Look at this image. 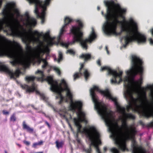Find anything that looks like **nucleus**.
I'll use <instances>...</instances> for the list:
<instances>
[{"instance_id": "obj_1", "label": "nucleus", "mask_w": 153, "mask_h": 153, "mask_svg": "<svg viewBox=\"0 0 153 153\" xmlns=\"http://www.w3.org/2000/svg\"><path fill=\"white\" fill-rule=\"evenodd\" d=\"M108 90L102 91L100 90L98 87L94 86L90 89V94L94 103L95 108L109 127V131L111 133V136L114 139L116 144L118 145L119 149H126L125 144L120 143V140L124 136V134L121 128L119 126L117 122L115 123L113 122L111 119L112 116V111L108 110L107 107L103 103L98 101L97 97L95 93V91H97L104 96Z\"/></svg>"}, {"instance_id": "obj_2", "label": "nucleus", "mask_w": 153, "mask_h": 153, "mask_svg": "<svg viewBox=\"0 0 153 153\" xmlns=\"http://www.w3.org/2000/svg\"><path fill=\"white\" fill-rule=\"evenodd\" d=\"M117 8L121 11L119 14H116L114 16V21L110 22L111 13L110 10L108 9L107 14L105 15L107 22L103 25V28L105 33L107 35L112 34L116 36L121 35L122 32H126L127 34L133 35L135 34L136 32L134 30L133 23L137 24L132 18H130L129 21L125 19L124 15L126 12L125 8H121L119 5L117 4Z\"/></svg>"}, {"instance_id": "obj_3", "label": "nucleus", "mask_w": 153, "mask_h": 153, "mask_svg": "<svg viewBox=\"0 0 153 153\" xmlns=\"http://www.w3.org/2000/svg\"><path fill=\"white\" fill-rule=\"evenodd\" d=\"M15 6L16 4L13 2L9 3L6 4V8L4 9L3 12L4 18L2 20L0 19L1 21H2L4 19L6 22L3 24L0 22V27L1 28H4V24H6L5 28L7 27L8 28L5 29L4 31L7 32L9 30L11 32L12 35L21 38L22 41L26 44V50L30 51L31 47L30 45V38L27 34L26 29L20 24L18 19L14 18V14L10 12L11 10Z\"/></svg>"}, {"instance_id": "obj_4", "label": "nucleus", "mask_w": 153, "mask_h": 153, "mask_svg": "<svg viewBox=\"0 0 153 153\" xmlns=\"http://www.w3.org/2000/svg\"><path fill=\"white\" fill-rule=\"evenodd\" d=\"M76 22L78 23V26H72L70 29V33L74 36L73 41L69 43L62 42L61 44L68 48L70 45H72L76 42H79L83 49L87 50L88 47L87 43L91 42L97 37V35L94 28L92 27V31L88 38L83 39V33L82 31L84 27L83 23L80 20H77Z\"/></svg>"}, {"instance_id": "obj_5", "label": "nucleus", "mask_w": 153, "mask_h": 153, "mask_svg": "<svg viewBox=\"0 0 153 153\" xmlns=\"http://www.w3.org/2000/svg\"><path fill=\"white\" fill-rule=\"evenodd\" d=\"M126 96L130 100L129 105L126 106L127 111L129 112L130 109H132L141 115L145 102H148L146 92L141 95L139 94L137 98H135L134 97L132 92L128 91L126 92Z\"/></svg>"}, {"instance_id": "obj_6", "label": "nucleus", "mask_w": 153, "mask_h": 153, "mask_svg": "<svg viewBox=\"0 0 153 153\" xmlns=\"http://www.w3.org/2000/svg\"><path fill=\"white\" fill-rule=\"evenodd\" d=\"M133 23L134 26V31L136 32V33L131 35L127 34L123 37L122 39H124L125 42L123 45L124 47H126L130 43L134 41H137L139 43L144 44L146 42V36L138 32L137 24Z\"/></svg>"}, {"instance_id": "obj_7", "label": "nucleus", "mask_w": 153, "mask_h": 153, "mask_svg": "<svg viewBox=\"0 0 153 153\" xmlns=\"http://www.w3.org/2000/svg\"><path fill=\"white\" fill-rule=\"evenodd\" d=\"M131 62V68L126 71V74L133 77H135L138 74L142 75L143 71L142 60L139 57L133 55L132 56Z\"/></svg>"}, {"instance_id": "obj_8", "label": "nucleus", "mask_w": 153, "mask_h": 153, "mask_svg": "<svg viewBox=\"0 0 153 153\" xmlns=\"http://www.w3.org/2000/svg\"><path fill=\"white\" fill-rule=\"evenodd\" d=\"M89 129L86 128L83 129V132L85 134L89 139L91 141V144L97 148V151L98 148V145L96 143V140H97L99 144L101 143V142L100 138V134L96 128L93 126H89Z\"/></svg>"}, {"instance_id": "obj_9", "label": "nucleus", "mask_w": 153, "mask_h": 153, "mask_svg": "<svg viewBox=\"0 0 153 153\" xmlns=\"http://www.w3.org/2000/svg\"><path fill=\"white\" fill-rule=\"evenodd\" d=\"M48 79L49 84L51 85V90L57 93L58 95H62V92L65 91H67L69 88L66 82L63 79L61 80L59 84L56 81L54 80L52 77H49Z\"/></svg>"}, {"instance_id": "obj_10", "label": "nucleus", "mask_w": 153, "mask_h": 153, "mask_svg": "<svg viewBox=\"0 0 153 153\" xmlns=\"http://www.w3.org/2000/svg\"><path fill=\"white\" fill-rule=\"evenodd\" d=\"M123 115L122 118V126L124 128L126 129V134L127 136L131 138L134 137L137 133L135 128L132 127L131 128V130H129L128 126L127 121L128 119L134 120L135 118V116L131 113H126V110L124 112H119Z\"/></svg>"}, {"instance_id": "obj_11", "label": "nucleus", "mask_w": 153, "mask_h": 153, "mask_svg": "<svg viewBox=\"0 0 153 153\" xmlns=\"http://www.w3.org/2000/svg\"><path fill=\"white\" fill-rule=\"evenodd\" d=\"M104 4L105 6L107 7L106 9V13L104 14V12L103 11H101V14L102 16H104L106 19V21L105 22H107V19L106 18L105 15L107 14V10L109 9L110 10L111 16H110V22L111 21H114V16L116 14H119L121 12V11L119 10L117 6V4L119 5L121 8H122L120 5L118 3H115L114 1L113 0H111L110 1H104Z\"/></svg>"}, {"instance_id": "obj_12", "label": "nucleus", "mask_w": 153, "mask_h": 153, "mask_svg": "<svg viewBox=\"0 0 153 153\" xmlns=\"http://www.w3.org/2000/svg\"><path fill=\"white\" fill-rule=\"evenodd\" d=\"M100 70L101 71L107 70L108 74L112 75L113 78L111 80V83L119 84L123 81L122 75L123 72L122 71H120L119 73H118L116 70H112L108 66L102 67Z\"/></svg>"}, {"instance_id": "obj_13", "label": "nucleus", "mask_w": 153, "mask_h": 153, "mask_svg": "<svg viewBox=\"0 0 153 153\" xmlns=\"http://www.w3.org/2000/svg\"><path fill=\"white\" fill-rule=\"evenodd\" d=\"M45 41L47 42L46 45L44 46L43 43L42 42H40L39 45L38 46L39 50V53L37 55V57L38 59L40 58L41 53H42L43 55H44L45 53H46L47 55H49L50 52L49 47L52 46L53 44V43L51 40H47V39H45Z\"/></svg>"}, {"instance_id": "obj_14", "label": "nucleus", "mask_w": 153, "mask_h": 153, "mask_svg": "<svg viewBox=\"0 0 153 153\" xmlns=\"http://www.w3.org/2000/svg\"><path fill=\"white\" fill-rule=\"evenodd\" d=\"M66 96L71 100L70 109L73 112H75L76 109L79 111L81 110L82 106V102L79 101L74 102L73 101V95L69 88L67 91Z\"/></svg>"}, {"instance_id": "obj_15", "label": "nucleus", "mask_w": 153, "mask_h": 153, "mask_svg": "<svg viewBox=\"0 0 153 153\" xmlns=\"http://www.w3.org/2000/svg\"><path fill=\"white\" fill-rule=\"evenodd\" d=\"M0 71L5 72L10 76V78L14 79L18 77L21 73L18 69H16L15 71L13 72V70H10L5 65L1 64V63H0Z\"/></svg>"}, {"instance_id": "obj_16", "label": "nucleus", "mask_w": 153, "mask_h": 153, "mask_svg": "<svg viewBox=\"0 0 153 153\" xmlns=\"http://www.w3.org/2000/svg\"><path fill=\"white\" fill-rule=\"evenodd\" d=\"M104 96L110 100H112L114 102L115 105H116L117 111L118 112H124L126 110V108L124 107H121L117 101V99L116 98L113 97L110 94L109 91L108 90Z\"/></svg>"}, {"instance_id": "obj_17", "label": "nucleus", "mask_w": 153, "mask_h": 153, "mask_svg": "<svg viewBox=\"0 0 153 153\" xmlns=\"http://www.w3.org/2000/svg\"><path fill=\"white\" fill-rule=\"evenodd\" d=\"M148 103H148L145 102L144 108L141 111V115L147 118L151 117H153V111H152L150 106L146 104Z\"/></svg>"}, {"instance_id": "obj_18", "label": "nucleus", "mask_w": 153, "mask_h": 153, "mask_svg": "<svg viewBox=\"0 0 153 153\" xmlns=\"http://www.w3.org/2000/svg\"><path fill=\"white\" fill-rule=\"evenodd\" d=\"M82 108L81 110L79 111L78 109H76L79 112V113L78 114V119L75 118L74 119V122L75 125L77 128V131L79 132H81V129L82 127V125L79 122V120H81L82 118H84L85 116V114L83 112L81 111Z\"/></svg>"}, {"instance_id": "obj_19", "label": "nucleus", "mask_w": 153, "mask_h": 153, "mask_svg": "<svg viewBox=\"0 0 153 153\" xmlns=\"http://www.w3.org/2000/svg\"><path fill=\"white\" fill-rule=\"evenodd\" d=\"M21 87L22 88L25 90L26 92L27 93H30L31 92H33L35 91L36 94H39L40 96L42 93H40L39 91L36 90V88L35 86V84L33 83L32 84L31 87H30L29 85L25 84L24 85H21Z\"/></svg>"}, {"instance_id": "obj_20", "label": "nucleus", "mask_w": 153, "mask_h": 153, "mask_svg": "<svg viewBox=\"0 0 153 153\" xmlns=\"http://www.w3.org/2000/svg\"><path fill=\"white\" fill-rule=\"evenodd\" d=\"M25 15V16L27 18L26 20L25 24V25L27 27L31 28L32 26H34L36 25L37 22L35 19L32 18L30 19L29 15L27 12H26Z\"/></svg>"}, {"instance_id": "obj_21", "label": "nucleus", "mask_w": 153, "mask_h": 153, "mask_svg": "<svg viewBox=\"0 0 153 153\" xmlns=\"http://www.w3.org/2000/svg\"><path fill=\"white\" fill-rule=\"evenodd\" d=\"M35 74H38L40 76V77H36V80L38 81H40L42 82L44 81H47L49 84V82L48 78L49 77H51V76H48L47 78H45V75L44 74V72L42 71L38 70L37 71H36Z\"/></svg>"}, {"instance_id": "obj_22", "label": "nucleus", "mask_w": 153, "mask_h": 153, "mask_svg": "<svg viewBox=\"0 0 153 153\" xmlns=\"http://www.w3.org/2000/svg\"><path fill=\"white\" fill-rule=\"evenodd\" d=\"M132 143L133 153H141L143 152V149L142 147L137 145L135 140H133Z\"/></svg>"}, {"instance_id": "obj_23", "label": "nucleus", "mask_w": 153, "mask_h": 153, "mask_svg": "<svg viewBox=\"0 0 153 153\" xmlns=\"http://www.w3.org/2000/svg\"><path fill=\"white\" fill-rule=\"evenodd\" d=\"M72 21V19H71L69 17H66L65 18L64 20V24L61 29L59 35V39L60 38V37L63 34L64 32L66 31L65 30V27Z\"/></svg>"}, {"instance_id": "obj_24", "label": "nucleus", "mask_w": 153, "mask_h": 153, "mask_svg": "<svg viewBox=\"0 0 153 153\" xmlns=\"http://www.w3.org/2000/svg\"><path fill=\"white\" fill-rule=\"evenodd\" d=\"M22 126L23 129L26 130L27 132L31 134L34 132L33 128L27 125L25 121L23 122Z\"/></svg>"}, {"instance_id": "obj_25", "label": "nucleus", "mask_w": 153, "mask_h": 153, "mask_svg": "<svg viewBox=\"0 0 153 153\" xmlns=\"http://www.w3.org/2000/svg\"><path fill=\"white\" fill-rule=\"evenodd\" d=\"M91 55L90 53L82 54L79 56L80 59H83L84 61V63L91 59Z\"/></svg>"}, {"instance_id": "obj_26", "label": "nucleus", "mask_w": 153, "mask_h": 153, "mask_svg": "<svg viewBox=\"0 0 153 153\" xmlns=\"http://www.w3.org/2000/svg\"><path fill=\"white\" fill-rule=\"evenodd\" d=\"M82 75L84 76L85 79L87 81L90 76V74L87 69H84V71L82 73Z\"/></svg>"}, {"instance_id": "obj_27", "label": "nucleus", "mask_w": 153, "mask_h": 153, "mask_svg": "<svg viewBox=\"0 0 153 153\" xmlns=\"http://www.w3.org/2000/svg\"><path fill=\"white\" fill-rule=\"evenodd\" d=\"M28 32L29 33L32 34L33 35V37L35 39H36L34 36H36L39 37L41 36V34L40 33L37 31L36 30L33 32L31 29H30Z\"/></svg>"}, {"instance_id": "obj_28", "label": "nucleus", "mask_w": 153, "mask_h": 153, "mask_svg": "<svg viewBox=\"0 0 153 153\" xmlns=\"http://www.w3.org/2000/svg\"><path fill=\"white\" fill-rule=\"evenodd\" d=\"M91 146L92 145L91 144H90L89 148H84L83 149V151H85L86 153H91V152L92 151L91 148ZM97 152H98V153H101L100 151V149H98Z\"/></svg>"}, {"instance_id": "obj_29", "label": "nucleus", "mask_w": 153, "mask_h": 153, "mask_svg": "<svg viewBox=\"0 0 153 153\" xmlns=\"http://www.w3.org/2000/svg\"><path fill=\"white\" fill-rule=\"evenodd\" d=\"M36 77L33 76H26L25 78V80L28 82L30 81H34Z\"/></svg>"}, {"instance_id": "obj_30", "label": "nucleus", "mask_w": 153, "mask_h": 153, "mask_svg": "<svg viewBox=\"0 0 153 153\" xmlns=\"http://www.w3.org/2000/svg\"><path fill=\"white\" fill-rule=\"evenodd\" d=\"M39 53V52L35 55V57L38 60H42L43 63H45V62H48L47 61V57L45 59H43L42 58V56L43 55L42 53H41L40 54V59H38L37 57V53Z\"/></svg>"}, {"instance_id": "obj_31", "label": "nucleus", "mask_w": 153, "mask_h": 153, "mask_svg": "<svg viewBox=\"0 0 153 153\" xmlns=\"http://www.w3.org/2000/svg\"><path fill=\"white\" fill-rule=\"evenodd\" d=\"M55 143L56 144V147L58 149H59L60 148L62 147L63 146L64 144V142L63 141L59 142L58 141H56L55 142Z\"/></svg>"}, {"instance_id": "obj_32", "label": "nucleus", "mask_w": 153, "mask_h": 153, "mask_svg": "<svg viewBox=\"0 0 153 153\" xmlns=\"http://www.w3.org/2000/svg\"><path fill=\"white\" fill-rule=\"evenodd\" d=\"M43 141L42 140H40V141L37 143H35L33 144V147L34 148H36V147L37 146L42 145L43 144Z\"/></svg>"}, {"instance_id": "obj_33", "label": "nucleus", "mask_w": 153, "mask_h": 153, "mask_svg": "<svg viewBox=\"0 0 153 153\" xmlns=\"http://www.w3.org/2000/svg\"><path fill=\"white\" fill-rule=\"evenodd\" d=\"M56 99L60 98V100L58 103L59 105L61 104L63 101L64 97L62 95H58L56 96Z\"/></svg>"}, {"instance_id": "obj_34", "label": "nucleus", "mask_w": 153, "mask_h": 153, "mask_svg": "<svg viewBox=\"0 0 153 153\" xmlns=\"http://www.w3.org/2000/svg\"><path fill=\"white\" fill-rule=\"evenodd\" d=\"M9 42L10 44H12L13 43V45L17 48H20L21 47L20 44L17 42L13 41L12 42L11 41H9Z\"/></svg>"}, {"instance_id": "obj_35", "label": "nucleus", "mask_w": 153, "mask_h": 153, "mask_svg": "<svg viewBox=\"0 0 153 153\" xmlns=\"http://www.w3.org/2000/svg\"><path fill=\"white\" fill-rule=\"evenodd\" d=\"M11 121L14 122L16 121V118L14 114H13L11 116L10 118Z\"/></svg>"}, {"instance_id": "obj_36", "label": "nucleus", "mask_w": 153, "mask_h": 153, "mask_svg": "<svg viewBox=\"0 0 153 153\" xmlns=\"http://www.w3.org/2000/svg\"><path fill=\"white\" fill-rule=\"evenodd\" d=\"M84 63H85L84 62V63L81 64L80 67L79 69V72L81 76L82 75V70L84 71Z\"/></svg>"}, {"instance_id": "obj_37", "label": "nucleus", "mask_w": 153, "mask_h": 153, "mask_svg": "<svg viewBox=\"0 0 153 153\" xmlns=\"http://www.w3.org/2000/svg\"><path fill=\"white\" fill-rule=\"evenodd\" d=\"M79 74L80 75V74L79 72V73L76 72L74 74V75H73V77H74V80H75L76 79H78L79 78V77H80V76L79 75Z\"/></svg>"}, {"instance_id": "obj_38", "label": "nucleus", "mask_w": 153, "mask_h": 153, "mask_svg": "<svg viewBox=\"0 0 153 153\" xmlns=\"http://www.w3.org/2000/svg\"><path fill=\"white\" fill-rule=\"evenodd\" d=\"M150 32H151L152 36H153V28L151 29L150 30ZM149 41L150 44L151 45H153V40L152 39V38H150V39H149Z\"/></svg>"}, {"instance_id": "obj_39", "label": "nucleus", "mask_w": 153, "mask_h": 153, "mask_svg": "<svg viewBox=\"0 0 153 153\" xmlns=\"http://www.w3.org/2000/svg\"><path fill=\"white\" fill-rule=\"evenodd\" d=\"M63 59V55L62 53L60 52L59 51V58L58 59V61L59 62H60L61 60L62 59Z\"/></svg>"}, {"instance_id": "obj_40", "label": "nucleus", "mask_w": 153, "mask_h": 153, "mask_svg": "<svg viewBox=\"0 0 153 153\" xmlns=\"http://www.w3.org/2000/svg\"><path fill=\"white\" fill-rule=\"evenodd\" d=\"M143 82V79L141 77H140L139 80L137 81L136 82V84L139 85H141Z\"/></svg>"}, {"instance_id": "obj_41", "label": "nucleus", "mask_w": 153, "mask_h": 153, "mask_svg": "<svg viewBox=\"0 0 153 153\" xmlns=\"http://www.w3.org/2000/svg\"><path fill=\"white\" fill-rule=\"evenodd\" d=\"M53 69L54 70L56 71L59 75H61V73L60 71L58 68L56 67H54L53 68Z\"/></svg>"}, {"instance_id": "obj_42", "label": "nucleus", "mask_w": 153, "mask_h": 153, "mask_svg": "<svg viewBox=\"0 0 153 153\" xmlns=\"http://www.w3.org/2000/svg\"><path fill=\"white\" fill-rule=\"evenodd\" d=\"M111 151L113 153H119L118 150L115 148L111 149Z\"/></svg>"}, {"instance_id": "obj_43", "label": "nucleus", "mask_w": 153, "mask_h": 153, "mask_svg": "<svg viewBox=\"0 0 153 153\" xmlns=\"http://www.w3.org/2000/svg\"><path fill=\"white\" fill-rule=\"evenodd\" d=\"M67 52L71 55H74L75 54V52L72 49H70L67 50Z\"/></svg>"}, {"instance_id": "obj_44", "label": "nucleus", "mask_w": 153, "mask_h": 153, "mask_svg": "<svg viewBox=\"0 0 153 153\" xmlns=\"http://www.w3.org/2000/svg\"><path fill=\"white\" fill-rule=\"evenodd\" d=\"M15 13L16 14V16L17 17H18L20 16V14L19 12L17 9H16L15 10Z\"/></svg>"}, {"instance_id": "obj_45", "label": "nucleus", "mask_w": 153, "mask_h": 153, "mask_svg": "<svg viewBox=\"0 0 153 153\" xmlns=\"http://www.w3.org/2000/svg\"><path fill=\"white\" fill-rule=\"evenodd\" d=\"M147 126L148 127H153V121L150 122L147 125Z\"/></svg>"}, {"instance_id": "obj_46", "label": "nucleus", "mask_w": 153, "mask_h": 153, "mask_svg": "<svg viewBox=\"0 0 153 153\" xmlns=\"http://www.w3.org/2000/svg\"><path fill=\"white\" fill-rule=\"evenodd\" d=\"M2 113L4 115H8L9 114V112L6 110H3L2 111Z\"/></svg>"}, {"instance_id": "obj_47", "label": "nucleus", "mask_w": 153, "mask_h": 153, "mask_svg": "<svg viewBox=\"0 0 153 153\" xmlns=\"http://www.w3.org/2000/svg\"><path fill=\"white\" fill-rule=\"evenodd\" d=\"M48 65V63L45 62L44 63V64L42 66V68H46V66Z\"/></svg>"}, {"instance_id": "obj_48", "label": "nucleus", "mask_w": 153, "mask_h": 153, "mask_svg": "<svg viewBox=\"0 0 153 153\" xmlns=\"http://www.w3.org/2000/svg\"><path fill=\"white\" fill-rule=\"evenodd\" d=\"M153 88V85H149L146 88L145 90L150 89Z\"/></svg>"}, {"instance_id": "obj_49", "label": "nucleus", "mask_w": 153, "mask_h": 153, "mask_svg": "<svg viewBox=\"0 0 153 153\" xmlns=\"http://www.w3.org/2000/svg\"><path fill=\"white\" fill-rule=\"evenodd\" d=\"M40 96L41 98L43 100H45L46 99V97L44 94H40Z\"/></svg>"}, {"instance_id": "obj_50", "label": "nucleus", "mask_w": 153, "mask_h": 153, "mask_svg": "<svg viewBox=\"0 0 153 153\" xmlns=\"http://www.w3.org/2000/svg\"><path fill=\"white\" fill-rule=\"evenodd\" d=\"M29 105L30 106L34 109L36 110H37L38 109V108H37L36 107L33 105L30 104Z\"/></svg>"}, {"instance_id": "obj_51", "label": "nucleus", "mask_w": 153, "mask_h": 153, "mask_svg": "<svg viewBox=\"0 0 153 153\" xmlns=\"http://www.w3.org/2000/svg\"><path fill=\"white\" fill-rule=\"evenodd\" d=\"M24 143L27 146H29L30 144V142L27 141H24Z\"/></svg>"}, {"instance_id": "obj_52", "label": "nucleus", "mask_w": 153, "mask_h": 153, "mask_svg": "<svg viewBox=\"0 0 153 153\" xmlns=\"http://www.w3.org/2000/svg\"><path fill=\"white\" fill-rule=\"evenodd\" d=\"M97 65L99 66H100L101 65V63L100 60V59H98L97 61Z\"/></svg>"}, {"instance_id": "obj_53", "label": "nucleus", "mask_w": 153, "mask_h": 153, "mask_svg": "<svg viewBox=\"0 0 153 153\" xmlns=\"http://www.w3.org/2000/svg\"><path fill=\"white\" fill-rule=\"evenodd\" d=\"M151 96L153 98V92H152L151 94ZM150 107L151 108L152 110V111H153V106H150Z\"/></svg>"}, {"instance_id": "obj_54", "label": "nucleus", "mask_w": 153, "mask_h": 153, "mask_svg": "<svg viewBox=\"0 0 153 153\" xmlns=\"http://www.w3.org/2000/svg\"><path fill=\"white\" fill-rule=\"evenodd\" d=\"M45 123L48 126V127L49 128H50L51 127V126H50L49 124L47 121H45Z\"/></svg>"}, {"instance_id": "obj_55", "label": "nucleus", "mask_w": 153, "mask_h": 153, "mask_svg": "<svg viewBox=\"0 0 153 153\" xmlns=\"http://www.w3.org/2000/svg\"><path fill=\"white\" fill-rule=\"evenodd\" d=\"M107 150V148L106 147H104L103 148L104 152H105Z\"/></svg>"}, {"instance_id": "obj_56", "label": "nucleus", "mask_w": 153, "mask_h": 153, "mask_svg": "<svg viewBox=\"0 0 153 153\" xmlns=\"http://www.w3.org/2000/svg\"><path fill=\"white\" fill-rule=\"evenodd\" d=\"M2 3V0H0V8L1 7Z\"/></svg>"}, {"instance_id": "obj_57", "label": "nucleus", "mask_w": 153, "mask_h": 153, "mask_svg": "<svg viewBox=\"0 0 153 153\" xmlns=\"http://www.w3.org/2000/svg\"><path fill=\"white\" fill-rule=\"evenodd\" d=\"M47 36H49V32H47L45 34Z\"/></svg>"}, {"instance_id": "obj_58", "label": "nucleus", "mask_w": 153, "mask_h": 153, "mask_svg": "<svg viewBox=\"0 0 153 153\" xmlns=\"http://www.w3.org/2000/svg\"><path fill=\"white\" fill-rule=\"evenodd\" d=\"M140 124H141V125H143V123L142 122V121H140Z\"/></svg>"}, {"instance_id": "obj_59", "label": "nucleus", "mask_w": 153, "mask_h": 153, "mask_svg": "<svg viewBox=\"0 0 153 153\" xmlns=\"http://www.w3.org/2000/svg\"><path fill=\"white\" fill-rule=\"evenodd\" d=\"M34 153H43V152H34Z\"/></svg>"}, {"instance_id": "obj_60", "label": "nucleus", "mask_w": 153, "mask_h": 153, "mask_svg": "<svg viewBox=\"0 0 153 153\" xmlns=\"http://www.w3.org/2000/svg\"><path fill=\"white\" fill-rule=\"evenodd\" d=\"M97 9L98 10H100V7L99 6L97 7Z\"/></svg>"}, {"instance_id": "obj_61", "label": "nucleus", "mask_w": 153, "mask_h": 153, "mask_svg": "<svg viewBox=\"0 0 153 153\" xmlns=\"http://www.w3.org/2000/svg\"><path fill=\"white\" fill-rule=\"evenodd\" d=\"M105 49H106V51H107V50H108V47H107L106 46L105 47Z\"/></svg>"}, {"instance_id": "obj_62", "label": "nucleus", "mask_w": 153, "mask_h": 153, "mask_svg": "<svg viewBox=\"0 0 153 153\" xmlns=\"http://www.w3.org/2000/svg\"><path fill=\"white\" fill-rule=\"evenodd\" d=\"M107 52L108 54H109V52L108 50H107Z\"/></svg>"}, {"instance_id": "obj_63", "label": "nucleus", "mask_w": 153, "mask_h": 153, "mask_svg": "<svg viewBox=\"0 0 153 153\" xmlns=\"http://www.w3.org/2000/svg\"><path fill=\"white\" fill-rule=\"evenodd\" d=\"M4 152H5V153H7V151L6 150H5L4 151Z\"/></svg>"}, {"instance_id": "obj_64", "label": "nucleus", "mask_w": 153, "mask_h": 153, "mask_svg": "<svg viewBox=\"0 0 153 153\" xmlns=\"http://www.w3.org/2000/svg\"><path fill=\"white\" fill-rule=\"evenodd\" d=\"M18 146H20L19 144H18Z\"/></svg>"}]
</instances>
